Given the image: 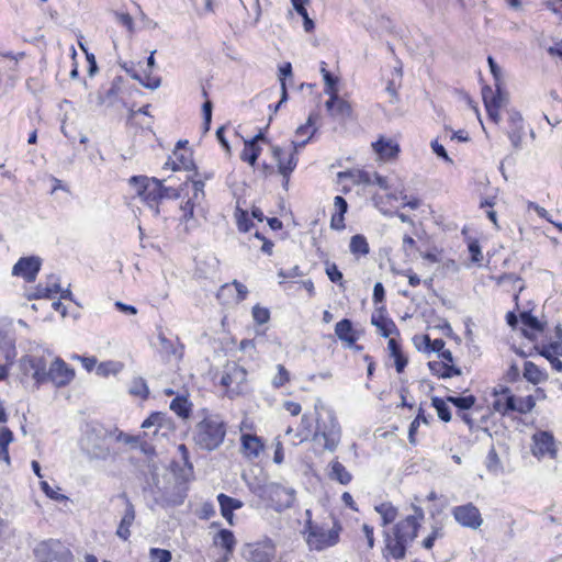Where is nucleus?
<instances>
[{
    "instance_id": "obj_1",
    "label": "nucleus",
    "mask_w": 562,
    "mask_h": 562,
    "mask_svg": "<svg viewBox=\"0 0 562 562\" xmlns=\"http://www.w3.org/2000/svg\"><path fill=\"white\" fill-rule=\"evenodd\" d=\"M77 439L79 450L90 461L114 460L116 452L111 446L112 425H104L95 419H82L79 423Z\"/></svg>"
},
{
    "instance_id": "obj_2",
    "label": "nucleus",
    "mask_w": 562,
    "mask_h": 562,
    "mask_svg": "<svg viewBox=\"0 0 562 562\" xmlns=\"http://www.w3.org/2000/svg\"><path fill=\"white\" fill-rule=\"evenodd\" d=\"M413 515H408L392 528L383 531L384 558L402 560L406 557L407 548L416 539L420 522L425 517L422 507L413 505Z\"/></svg>"
},
{
    "instance_id": "obj_3",
    "label": "nucleus",
    "mask_w": 562,
    "mask_h": 562,
    "mask_svg": "<svg viewBox=\"0 0 562 562\" xmlns=\"http://www.w3.org/2000/svg\"><path fill=\"white\" fill-rule=\"evenodd\" d=\"M225 435L226 425L221 416L205 413L195 425L193 440L201 449L212 451L223 443Z\"/></svg>"
},
{
    "instance_id": "obj_4",
    "label": "nucleus",
    "mask_w": 562,
    "mask_h": 562,
    "mask_svg": "<svg viewBox=\"0 0 562 562\" xmlns=\"http://www.w3.org/2000/svg\"><path fill=\"white\" fill-rule=\"evenodd\" d=\"M316 409V429L313 439H324V448L328 451H335L341 439V428L333 409L322 407Z\"/></svg>"
},
{
    "instance_id": "obj_5",
    "label": "nucleus",
    "mask_w": 562,
    "mask_h": 562,
    "mask_svg": "<svg viewBox=\"0 0 562 562\" xmlns=\"http://www.w3.org/2000/svg\"><path fill=\"white\" fill-rule=\"evenodd\" d=\"M128 184L135 194L154 210V214L158 215L159 201L164 199V191L168 190L162 186L161 181L146 176H133L130 178Z\"/></svg>"
},
{
    "instance_id": "obj_6",
    "label": "nucleus",
    "mask_w": 562,
    "mask_h": 562,
    "mask_svg": "<svg viewBox=\"0 0 562 562\" xmlns=\"http://www.w3.org/2000/svg\"><path fill=\"white\" fill-rule=\"evenodd\" d=\"M252 491L277 512L290 508L295 502V490L278 483L258 485Z\"/></svg>"
},
{
    "instance_id": "obj_7",
    "label": "nucleus",
    "mask_w": 562,
    "mask_h": 562,
    "mask_svg": "<svg viewBox=\"0 0 562 562\" xmlns=\"http://www.w3.org/2000/svg\"><path fill=\"white\" fill-rule=\"evenodd\" d=\"M340 527L336 525L330 530H325L323 527L307 519L304 525L302 533L305 536V541L310 550L323 551L329 547H334L339 541Z\"/></svg>"
},
{
    "instance_id": "obj_8",
    "label": "nucleus",
    "mask_w": 562,
    "mask_h": 562,
    "mask_svg": "<svg viewBox=\"0 0 562 562\" xmlns=\"http://www.w3.org/2000/svg\"><path fill=\"white\" fill-rule=\"evenodd\" d=\"M52 353H30L20 359L19 368L23 375L31 376L37 386L46 383L47 367Z\"/></svg>"
},
{
    "instance_id": "obj_9",
    "label": "nucleus",
    "mask_w": 562,
    "mask_h": 562,
    "mask_svg": "<svg viewBox=\"0 0 562 562\" xmlns=\"http://www.w3.org/2000/svg\"><path fill=\"white\" fill-rule=\"evenodd\" d=\"M68 554L67 546L55 539L42 541L34 548L37 562H68Z\"/></svg>"
},
{
    "instance_id": "obj_10",
    "label": "nucleus",
    "mask_w": 562,
    "mask_h": 562,
    "mask_svg": "<svg viewBox=\"0 0 562 562\" xmlns=\"http://www.w3.org/2000/svg\"><path fill=\"white\" fill-rule=\"evenodd\" d=\"M247 372L236 363L225 366L221 384L226 387L229 396L239 395L246 389Z\"/></svg>"
},
{
    "instance_id": "obj_11",
    "label": "nucleus",
    "mask_w": 562,
    "mask_h": 562,
    "mask_svg": "<svg viewBox=\"0 0 562 562\" xmlns=\"http://www.w3.org/2000/svg\"><path fill=\"white\" fill-rule=\"evenodd\" d=\"M451 514L454 520L464 528L476 530L483 524L480 509L472 503L453 507Z\"/></svg>"
},
{
    "instance_id": "obj_12",
    "label": "nucleus",
    "mask_w": 562,
    "mask_h": 562,
    "mask_svg": "<svg viewBox=\"0 0 562 562\" xmlns=\"http://www.w3.org/2000/svg\"><path fill=\"white\" fill-rule=\"evenodd\" d=\"M41 268L42 259L38 256L21 257L12 267L11 274L32 283L36 280Z\"/></svg>"
},
{
    "instance_id": "obj_13",
    "label": "nucleus",
    "mask_w": 562,
    "mask_h": 562,
    "mask_svg": "<svg viewBox=\"0 0 562 562\" xmlns=\"http://www.w3.org/2000/svg\"><path fill=\"white\" fill-rule=\"evenodd\" d=\"M15 341L16 337L12 323L0 324V353L8 364H12L16 357Z\"/></svg>"
},
{
    "instance_id": "obj_14",
    "label": "nucleus",
    "mask_w": 562,
    "mask_h": 562,
    "mask_svg": "<svg viewBox=\"0 0 562 562\" xmlns=\"http://www.w3.org/2000/svg\"><path fill=\"white\" fill-rule=\"evenodd\" d=\"M48 364L46 382H52L57 387L66 385L70 379L67 363L59 357H55L53 360L49 359Z\"/></svg>"
},
{
    "instance_id": "obj_15",
    "label": "nucleus",
    "mask_w": 562,
    "mask_h": 562,
    "mask_svg": "<svg viewBox=\"0 0 562 562\" xmlns=\"http://www.w3.org/2000/svg\"><path fill=\"white\" fill-rule=\"evenodd\" d=\"M158 339V352L162 357L164 360L170 361L171 359L180 360L183 356V346L180 341L169 339L162 329H158L157 333Z\"/></svg>"
},
{
    "instance_id": "obj_16",
    "label": "nucleus",
    "mask_w": 562,
    "mask_h": 562,
    "mask_svg": "<svg viewBox=\"0 0 562 562\" xmlns=\"http://www.w3.org/2000/svg\"><path fill=\"white\" fill-rule=\"evenodd\" d=\"M532 453L537 458L549 456L554 459L557 456L554 437L548 431H538L532 436Z\"/></svg>"
},
{
    "instance_id": "obj_17",
    "label": "nucleus",
    "mask_w": 562,
    "mask_h": 562,
    "mask_svg": "<svg viewBox=\"0 0 562 562\" xmlns=\"http://www.w3.org/2000/svg\"><path fill=\"white\" fill-rule=\"evenodd\" d=\"M120 497L125 502V510L116 529V535L122 540H127L131 536L130 528L133 525L136 516L135 508L125 493L121 494Z\"/></svg>"
},
{
    "instance_id": "obj_18",
    "label": "nucleus",
    "mask_w": 562,
    "mask_h": 562,
    "mask_svg": "<svg viewBox=\"0 0 562 562\" xmlns=\"http://www.w3.org/2000/svg\"><path fill=\"white\" fill-rule=\"evenodd\" d=\"M385 308L379 307L371 316V324L374 325L383 337H391L392 335H398V329L395 323L384 316Z\"/></svg>"
},
{
    "instance_id": "obj_19",
    "label": "nucleus",
    "mask_w": 562,
    "mask_h": 562,
    "mask_svg": "<svg viewBox=\"0 0 562 562\" xmlns=\"http://www.w3.org/2000/svg\"><path fill=\"white\" fill-rule=\"evenodd\" d=\"M272 156L278 162L279 172L285 179V183H288L290 175L297 165V159L295 158L294 154H290L289 158L285 160L283 157V150L279 146H272Z\"/></svg>"
},
{
    "instance_id": "obj_20",
    "label": "nucleus",
    "mask_w": 562,
    "mask_h": 562,
    "mask_svg": "<svg viewBox=\"0 0 562 562\" xmlns=\"http://www.w3.org/2000/svg\"><path fill=\"white\" fill-rule=\"evenodd\" d=\"M325 105L330 115L336 119H346L351 114L350 104L346 100L341 99L338 93L331 92V95H329Z\"/></svg>"
},
{
    "instance_id": "obj_21",
    "label": "nucleus",
    "mask_w": 562,
    "mask_h": 562,
    "mask_svg": "<svg viewBox=\"0 0 562 562\" xmlns=\"http://www.w3.org/2000/svg\"><path fill=\"white\" fill-rule=\"evenodd\" d=\"M240 440L243 453L249 459L258 458L263 450V443L256 435L244 434Z\"/></svg>"
},
{
    "instance_id": "obj_22",
    "label": "nucleus",
    "mask_w": 562,
    "mask_h": 562,
    "mask_svg": "<svg viewBox=\"0 0 562 562\" xmlns=\"http://www.w3.org/2000/svg\"><path fill=\"white\" fill-rule=\"evenodd\" d=\"M217 502L221 507L222 516L227 520L229 525H233V512L235 509L241 508L244 505L243 502L223 493L217 495Z\"/></svg>"
},
{
    "instance_id": "obj_23",
    "label": "nucleus",
    "mask_w": 562,
    "mask_h": 562,
    "mask_svg": "<svg viewBox=\"0 0 562 562\" xmlns=\"http://www.w3.org/2000/svg\"><path fill=\"white\" fill-rule=\"evenodd\" d=\"M508 387H501V391H494L495 396L504 395V398L497 397L493 402L494 411L505 415L508 412H514L515 408V396L509 394Z\"/></svg>"
},
{
    "instance_id": "obj_24",
    "label": "nucleus",
    "mask_w": 562,
    "mask_h": 562,
    "mask_svg": "<svg viewBox=\"0 0 562 562\" xmlns=\"http://www.w3.org/2000/svg\"><path fill=\"white\" fill-rule=\"evenodd\" d=\"M428 368L430 372L438 378L448 379L456 375H461L462 371L460 368L449 364L447 362L440 360H434L428 362Z\"/></svg>"
},
{
    "instance_id": "obj_25",
    "label": "nucleus",
    "mask_w": 562,
    "mask_h": 562,
    "mask_svg": "<svg viewBox=\"0 0 562 562\" xmlns=\"http://www.w3.org/2000/svg\"><path fill=\"white\" fill-rule=\"evenodd\" d=\"M372 147L382 160H390L394 158L400 151V147L396 143L384 138H380L373 143Z\"/></svg>"
},
{
    "instance_id": "obj_26",
    "label": "nucleus",
    "mask_w": 562,
    "mask_h": 562,
    "mask_svg": "<svg viewBox=\"0 0 562 562\" xmlns=\"http://www.w3.org/2000/svg\"><path fill=\"white\" fill-rule=\"evenodd\" d=\"M335 334L341 341L346 342L347 346L349 347L353 346L358 339V337L355 334L352 323L348 318H344L336 324Z\"/></svg>"
},
{
    "instance_id": "obj_27",
    "label": "nucleus",
    "mask_w": 562,
    "mask_h": 562,
    "mask_svg": "<svg viewBox=\"0 0 562 562\" xmlns=\"http://www.w3.org/2000/svg\"><path fill=\"white\" fill-rule=\"evenodd\" d=\"M482 97L485 106L499 109L506 102V94L503 87L496 88L495 92L491 87L485 86L482 89Z\"/></svg>"
},
{
    "instance_id": "obj_28",
    "label": "nucleus",
    "mask_w": 562,
    "mask_h": 562,
    "mask_svg": "<svg viewBox=\"0 0 562 562\" xmlns=\"http://www.w3.org/2000/svg\"><path fill=\"white\" fill-rule=\"evenodd\" d=\"M186 498V493L178 488V491H173L172 493L168 494L167 492L160 493L159 495L155 496V504L159 505L161 507H171V506H178L183 503Z\"/></svg>"
},
{
    "instance_id": "obj_29",
    "label": "nucleus",
    "mask_w": 562,
    "mask_h": 562,
    "mask_svg": "<svg viewBox=\"0 0 562 562\" xmlns=\"http://www.w3.org/2000/svg\"><path fill=\"white\" fill-rule=\"evenodd\" d=\"M249 554L254 562H270L273 557V548L270 543L252 544L249 548Z\"/></svg>"
},
{
    "instance_id": "obj_30",
    "label": "nucleus",
    "mask_w": 562,
    "mask_h": 562,
    "mask_svg": "<svg viewBox=\"0 0 562 562\" xmlns=\"http://www.w3.org/2000/svg\"><path fill=\"white\" fill-rule=\"evenodd\" d=\"M374 510L381 516V526L383 527L392 524L398 515L397 507L390 502L375 505Z\"/></svg>"
},
{
    "instance_id": "obj_31",
    "label": "nucleus",
    "mask_w": 562,
    "mask_h": 562,
    "mask_svg": "<svg viewBox=\"0 0 562 562\" xmlns=\"http://www.w3.org/2000/svg\"><path fill=\"white\" fill-rule=\"evenodd\" d=\"M329 477L339 482L342 485H347L351 482L352 475L349 471L338 461H333L330 464Z\"/></svg>"
},
{
    "instance_id": "obj_32",
    "label": "nucleus",
    "mask_w": 562,
    "mask_h": 562,
    "mask_svg": "<svg viewBox=\"0 0 562 562\" xmlns=\"http://www.w3.org/2000/svg\"><path fill=\"white\" fill-rule=\"evenodd\" d=\"M524 376L526 380L533 384H538L540 382H543L547 380L548 375L546 372L539 369L538 366H536L531 361H526L524 366Z\"/></svg>"
},
{
    "instance_id": "obj_33",
    "label": "nucleus",
    "mask_w": 562,
    "mask_h": 562,
    "mask_svg": "<svg viewBox=\"0 0 562 562\" xmlns=\"http://www.w3.org/2000/svg\"><path fill=\"white\" fill-rule=\"evenodd\" d=\"M13 440V432L8 427L0 428V460L10 464L9 445Z\"/></svg>"
},
{
    "instance_id": "obj_34",
    "label": "nucleus",
    "mask_w": 562,
    "mask_h": 562,
    "mask_svg": "<svg viewBox=\"0 0 562 562\" xmlns=\"http://www.w3.org/2000/svg\"><path fill=\"white\" fill-rule=\"evenodd\" d=\"M214 543L226 550L227 553H232L235 547V537L231 530L222 529L214 537Z\"/></svg>"
},
{
    "instance_id": "obj_35",
    "label": "nucleus",
    "mask_w": 562,
    "mask_h": 562,
    "mask_svg": "<svg viewBox=\"0 0 562 562\" xmlns=\"http://www.w3.org/2000/svg\"><path fill=\"white\" fill-rule=\"evenodd\" d=\"M349 248L355 256H367L370 252L367 238L359 234L351 237Z\"/></svg>"
},
{
    "instance_id": "obj_36",
    "label": "nucleus",
    "mask_w": 562,
    "mask_h": 562,
    "mask_svg": "<svg viewBox=\"0 0 562 562\" xmlns=\"http://www.w3.org/2000/svg\"><path fill=\"white\" fill-rule=\"evenodd\" d=\"M170 409L181 418H188L191 413V403L184 396H177L170 403Z\"/></svg>"
},
{
    "instance_id": "obj_37",
    "label": "nucleus",
    "mask_w": 562,
    "mask_h": 562,
    "mask_svg": "<svg viewBox=\"0 0 562 562\" xmlns=\"http://www.w3.org/2000/svg\"><path fill=\"white\" fill-rule=\"evenodd\" d=\"M112 440L116 442H123L124 445L132 448H136L139 442V437L126 434L115 425H112Z\"/></svg>"
},
{
    "instance_id": "obj_38",
    "label": "nucleus",
    "mask_w": 562,
    "mask_h": 562,
    "mask_svg": "<svg viewBox=\"0 0 562 562\" xmlns=\"http://www.w3.org/2000/svg\"><path fill=\"white\" fill-rule=\"evenodd\" d=\"M123 83V78L121 76H117L113 79L111 82V87L105 91L104 95L100 97V102L109 104H113L121 91Z\"/></svg>"
},
{
    "instance_id": "obj_39",
    "label": "nucleus",
    "mask_w": 562,
    "mask_h": 562,
    "mask_svg": "<svg viewBox=\"0 0 562 562\" xmlns=\"http://www.w3.org/2000/svg\"><path fill=\"white\" fill-rule=\"evenodd\" d=\"M306 0H291L295 11L303 18V26L305 32L310 33L314 30V21L308 16L307 10L304 7Z\"/></svg>"
},
{
    "instance_id": "obj_40",
    "label": "nucleus",
    "mask_w": 562,
    "mask_h": 562,
    "mask_svg": "<svg viewBox=\"0 0 562 562\" xmlns=\"http://www.w3.org/2000/svg\"><path fill=\"white\" fill-rule=\"evenodd\" d=\"M536 350L549 361L554 357L562 356V344L561 341H553L541 347H536Z\"/></svg>"
},
{
    "instance_id": "obj_41",
    "label": "nucleus",
    "mask_w": 562,
    "mask_h": 562,
    "mask_svg": "<svg viewBox=\"0 0 562 562\" xmlns=\"http://www.w3.org/2000/svg\"><path fill=\"white\" fill-rule=\"evenodd\" d=\"M261 148L258 145H254V142H245V147L240 154V158L249 165L255 166Z\"/></svg>"
},
{
    "instance_id": "obj_42",
    "label": "nucleus",
    "mask_w": 562,
    "mask_h": 562,
    "mask_svg": "<svg viewBox=\"0 0 562 562\" xmlns=\"http://www.w3.org/2000/svg\"><path fill=\"white\" fill-rule=\"evenodd\" d=\"M232 286L235 288L236 292H237V295H236V302H241L243 300H245L247 293H248V290L247 288L238 282V281H234L231 284H224L223 286H221L218 293H217V297L221 299L222 296L225 295L226 292H231L232 291Z\"/></svg>"
},
{
    "instance_id": "obj_43",
    "label": "nucleus",
    "mask_w": 562,
    "mask_h": 562,
    "mask_svg": "<svg viewBox=\"0 0 562 562\" xmlns=\"http://www.w3.org/2000/svg\"><path fill=\"white\" fill-rule=\"evenodd\" d=\"M122 364L115 361H105L97 366L95 372L99 376L106 378L121 371Z\"/></svg>"
},
{
    "instance_id": "obj_44",
    "label": "nucleus",
    "mask_w": 562,
    "mask_h": 562,
    "mask_svg": "<svg viewBox=\"0 0 562 562\" xmlns=\"http://www.w3.org/2000/svg\"><path fill=\"white\" fill-rule=\"evenodd\" d=\"M279 71H280L282 95H281L280 102L274 108V112H277L278 109L280 108V105L288 99V92H286V86H285L284 79H285V77L292 75L291 64L290 63L284 64L283 66L280 67Z\"/></svg>"
},
{
    "instance_id": "obj_45",
    "label": "nucleus",
    "mask_w": 562,
    "mask_h": 562,
    "mask_svg": "<svg viewBox=\"0 0 562 562\" xmlns=\"http://www.w3.org/2000/svg\"><path fill=\"white\" fill-rule=\"evenodd\" d=\"M447 401L451 404H453L459 409L465 411L470 409L475 404V396L474 395H468V396H448Z\"/></svg>"
},
{
    "instance_id": "obj_46",
    "label": "nucleus",
    "mask_w": 562,
    "mask_h": 562,
    "mask_svg": "<svg viewBox=\"0 0 562 562\" xmlns=\"http://www.w3.org/2000/svg\"><path fill=\"white\" fill-rule=\"evenodd\" d=\"M431 404L436 408L438 417L441 420H443L446 423L451 420L450 408L443 400H441L439 397H432Z\"/></svg>"
},
{
    "instance_id": "obj_47",
    "label": "nucleus",
    "mask_w": 562,
    "mask_h": 562,
    "mask_svg": "<svg viewBox=\"0 0 562 562\" xmlns=\"http://www.w3.org/2000/svg\"><path fill=\"white\" fill-rule=\"evenodd\" d=\"M536 405V401L533 396L528 395L526 397H515V408L514 412H518L520 414H527L532 411Z\"/></svg>"
},
{
    "instance_id": "obj_48",
    "label": "nucleus",
    "mask_w": 562,
    "mask_h": 562,
    "mask_svg": "<svg viewBox=\"0 0 562 562\" xmlns=\"http://www.w3.org/2000/svg\"><path fill=\"white\" fill-rule=\"evenodd\" d=\"M520 321L529 329L536 331L543 330L544 325L537 317L532 316L530 312L520 313Z\"/></svg>"
},
{
    "instance_id": "obj_49",
    "label": "nucleus",
    "mask_w": 562,
    "mask_h": 562,
    "mask_svg": "<svg viewBox=\"0 0 562 562\" xmlns=\"http://www.w3.org/2000/svg\"><path fill=\"white\" fill-rule=\"evenodd\" d=\"M315 114H310L307 122L304 125H301L296 128L295 134L296 136H306L312 138V136L315 134L316 128L314 127L315 124Z\"/></svg>"
},
{
    "instance_id": "obj_50",
    "label": "nucleus",
    "mask_w": 562,
    "mask_h": 562,
    "mask_svg": "<svg viewBox=\"0 0 562 562\" xmlns=\"http://www.w3.org/2000/svg\"><path fill=\"white\" fill-rule=\"evenodd\" d=\"M164 420L165 415L162 413H153L143 422L142 428L149 429L150 427H155L154 434H156L158 429L162 426Z\"/></svg>"
},
{
    "instance_id": "obj_51",
    "label": "nucleus",
    "mask_w": 562,
    "mask_h": 562,
    "mask_svg": "<svg viewBox=\"0 0 562 562\" xmlns=\"http://www.w3.org/2000/svg\"><path fill=\"white\" fill-rule=\"evenodd\" d=\"M29 300L52 299L54 297L52 290L44 283H38L32 292L26 294Z\"/></svg>"
},
{
    "instance_id": "obj_52",
    "label": "nucleus",
    "mask_w": 562,
    "mask_h": 562,
    "mask_svg": "<svg viewBox=\"0 0 562 562\" xmlns=\"http://www.w3.org/2000/svg\"><path fill=\"white\" fill-rule=\"evenodd\" d=\"M487 63L490 66V70L493 75L494 81H495L494 82L495 88L503 87L504 77H503L502 68L496 64V61L494 60V58L492 56L487 57Z\"/></svg>"
},
{
    "instance_id": "obj_53",
    "label": "nucleus",
    "mask_w": 562,
    "mask_h": 562,
    "mask_svg": "<svg viewBox=\"0 0 562 562\" xmlns=\"http://www.w3.org/2000/svg\"><path fill=\"white\" fill-rule=\"evenodd\" d=\"M507 135L513 147L515 149H520L524 136V127H509Z\"/></svg>"
},
{
    "instance_id": "obj_54",
    "label": "nucleus",
    "mask_w": 562,
    "mask_h": 562,
    "mask_svg": "<svg viewBox=\"0 0 562 562\" xmlns=\"http://www.w3.org/2000/svg\"><path fill=\"white\" fill-rule=\"evenodd\" d=\"M131 394L140 396L143 398L148 396L149 391L144 379L138 378L134 380L133 386L131 387Z\"/></svg>"
},
{
    "instance_id": "obj_55",
    "label": "nucleus",
    "mask_w": 562,
    "mask_h": 562,
    "mask_svg": "<svg viewBox=\"0 0 562 562\" xmlns=\"http://www.w3.org/2000/svg\"><path fill=\"white\" fill-rule=\"evenodd\" d=\"M442 528L439 526H432L430 535L423 541V547L427 550H430L434 547L435 541L439 538H442Z\"/></svg>"
},
{
    "instance_id": "obj_56",
    "label": "nucleus",
    "mask_w": 562,
    "mask_h": 562,
    "mask_svg": "<svg viewBox=\"0 0 562 562\" xmlns=\"http://www.w3.org/2000/svg\"><path fill=\"white\" fill-rule=\"evenodd\" d=\"M151 562H170L171 552L169 550L153 548L149 552Z\"/></svg>"
},
{
    "instance_id": "obj_57",
    "label": "nucleus",
    "mask_w": 562,
    "mask_h": 562,
    "mask_svg": "<svg viewBox=\"0 0 562 562\" xmlns=\"http://www.w3.org/2000/svg\"><path fill=\"white\" fill-rule=\"evenodd\" d=\"M252 317L259 325L266 324L270 318V312L268 308L256 305L252 307Z\"/></svg>"
},
{
    "instance_id": "obj_58",
    "label": "nucleus",
    "mask_w": 562,
    "mask_h": 562,
    "mask_svg": "<svg viewBox=\"0 0 562 562\" xmlns=\"http://www.w3.org/2000/svg\"><path fill=\"white\" fill-rule=\"evenodd\" d=\"M278 374L274 376L272 383L276 387L283 386L290 380V373L282 364H278Z\"/></svg>"
},
{
    "instance_id": "obj_59",
    "label": "nucleus",
    "mask_w": 562,
    "mask_h": 562,
    "mask_svg": "<svg viewBox=\"0 0 562 562\" xmlns=\"http://www.w3.org/2000/svg\"><path fill=\"white\" fill-rule=\"evenodd\" d=\"M42 491L47 497L54 501H67L68 497L55 491L46 481L40 483Z\"/></svg>"
},
{
    "instance_id": "obj_60",
    "label": "nucleus",
    "mask_w": 562,
    "mask_h": 562,
    "mask_svg": "<svg viewBox=\"0 0 562 562\" xmlns=\"http://www.w3.org/2000/svg\"><path fill=\"white\" fill-rule=\"evenodd\" d=\"M323 76V79L325 81V93L328 95H331V92L338 93L337 90V78L334 77L330 72H325Z\"/></svg>"
},
{
    "instance_id": "obj_61",
    "label": "nucleus",
    "mask_w": 562,
    "mask_h": 562,
    "mask_svg": "<svg viewBox=\"0 0 562 562\" xmlns=\"http://www.w3.org/2000/svg\"><path fill=\"white\" fill-rule=\"evenodd\" d=\"M326 274L331 282L341 284L342 273L335 263H326Z\"/></svg>"
},
{
    "instance_id": "obj_62",
    "label": "nucleus",
    "mask_w": 562,
    "mask_h": 562,
    "mask_svg": "<svg viewBox=\"0 0 562 562\" xmlns=\"http://www.w3.org/2000/svg\"><path fill=\"white\" fill-rule=\"evenodd\" d=\"M353 182L357 184H373V173L371 175L367 171L359 170L353 175Z\"/></svg>"
},
{
    "instance_id": "obj_63",
    "label": "nucleus",
    "mask_w": 562,
    "mask_h": 562,
    "mask_svg": "<svg viewBox=\"0 0 562 562\" xmlns=\"http://www.w3.org/2000/svg\"><path fill=\"white\" fill-rule=\"evenodd\" d=\"M543 5L553 14L562 19V0H547L544 1Z\"/></svg>"
},
{
    "instance_id": "obj_64",
    "label": "nucleus",
    "mask_w": 562,
    "mask_h": 562,
    "mask_svg": "<svg viewBox=\"0 0 562 562\" xmlns=\"http://www.w3.org/2000/svg\"><path fill=\"white\" fill-rule=\"evenodd\" d=\"M237 226L240 232L246 233L250 229L251 223L247 212L240 211V214L237 216Z\"/></svg>"
}]
</instances>
